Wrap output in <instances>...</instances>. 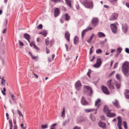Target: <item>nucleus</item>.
Here are the masks:
<instances>
[{"label": "nucleus", "mask_w": 129, "mask_h": 129, "mask_svg": "<svg viewBox=\"0 0 129 129\" xmlns=\"http://www.w3.org/2000/svg\"><path fill=\"white\" fill-rule=\"evenodd\" d=\"M122 71L124 75L126 77H129V62L126 61L122 64Z\"/></svg>", "instance_id": "f257e3e1"}, {"label": "nucleus", "mask_w": 129, "mask_h": 129, "mask_svg": "<svg viewBox=\"0 0 129 129\" xmlns=\"http://www.w3.org/2000/svg\"><path fill=\"white\" fill-rule=\"evenodd\" d=\"M83 4L84 6L87 8L92 9L93 8V3L92 1L90 0H84Z\"/></svg>", "instance_id": "f03ea898"}, {"label": "nucleus", "mask_w": 129, "mask_h": 129, "mask_svg": "<svg viewBox=\"0 0 129 129\" xmlns=\"http://www.w3.org/2000/svg\"><path fill=\"white\" fill-rule=\"evenodd\" d=\"M84 89H86V90H85V92L84 94L86 93L87 95L89 96H91V94L93 93V91L91 87L88 86L84 85Z\"/></svg>", "instance_id": "7ed1b4c3"}, {"label": "nucleus", "mask_w": 129, "mask_h": 129, "mask_svg": "<svg viewBox=\"0 0 129 129\" xmlns=\"http://www.w3.org/2000/svg\"><path fill=\"white\" fill-rule=\"evenodd\" d=\"M99 22V20L98 18H93L91 21L92 26L94 27H95L98 24Z\"/></svg>", "instance_id": "20e7f679"}, {"label": "nucleus", "mask_w": 129, "mask_h": 129, "mask_svg": "<svg viewBox=\"0 0 129 129\" xmlns=\"http://www.w3.org/2000/svg\"><path fill=\"white\" fill-rule=\"evenodd\" d=\"M110 26L112 32L114 33H116L117 31V27L116 26V24H111L110 25Z\"/></svg>", "instance_id": "39448f33"}, {"label": "nucleus", "mask_w": 129, "mask_h": 129, "mask_svg": "<svg viewBox=\"0 0 129 129\" xmlns=\"http://www.w3.org/2000/svg\"><path fill=\"white\" fill-rule=\"evenodd\" d=\"M112 80L110 79L107 81V85L109 88L110 89H114V87L113 84V83L112 82Z\"/></svg>", "instance_id": "423d86ee"}, {"label": "nucleus", "mask_w": 129, "mask_h": 129, "mask_svg": "<svg viewBox=\"0 0 129 129\" xmlns=\"http://www.w3.org/2000/svg\"><path fill=\"white\" fill-rule=\"evenodd\" d=\"M102 63V61L99 58H98L96 60V63L93 65V67L96 68L99 67Z\"/></svg>", "instance_id": "0eeeda50"}, {"label": "nucleus", "mask_w": 129, "mask_h": 129, "mask_svg": "<svg viewBox=\"0 0 129 129\" xmlns=\"http://www.w3.org/2000/svg\"><path fill=\"white\" fill-rule=\"evenodd\" d=\"M75 87L76 89L78 90H80L81 87L82 86L81 84L79 81H78L75 84Z\"/></svg>", "instance_id": "6e6552de"}, {"label": "nucleus", "mask_w": 129, "mask_h": 129, "mask_svg": "<svg viewBox=\"0 0 129 129\" xmlns=\"http://www.w3.org/2000/svg\"><path fill=\"white\" fill-rule=\"evenodd\" d=\"M102 89L103 92L106 94H109V92L106 86L103 85L102 86Z\"/></svg>", "instance_id": "1a4fd4ad"}, {"label": "nucleus", "mask_w": 129, "mask_h": 129, "mask_svg": "<svg viewBox=\"0 0 129 129\" xmlns=\"http://www.w3.org/2000/svg\"><path fill=\"white\" fill-rule=\"evenodd\" d=\"M81 102L82 104L84 106L87 105L89 104L88 102L86 101L85 98L83 96L82 97Z\"/></svg>", "instance_id": "9d476101"}, {"label": "nucleus", "mask_w": 129, "mask_h": 129, "mask_svg": "<svg viewBox=\"0 0 129 129\" xmlns=\"http://www.w3.org/2000/svg\"><path fill=\"white\" fill-rule=\"evenodd\" d=\"M92 29V27H88L87 29L84 30L82 32V38L83 39V37L85 34L86 32L88 30H91Z\"/></svg>", "instance_id": "9b49d317"}, {"label": "nucleus", "mask_w": 129, "mask_h": 129, "mask_svg": "<svg viewBox=\"0 0 129 129\" xmlns=\"http://www.w3.org/2000/svg\"><path fill=\"white\" fill-rule=\"evenodd\" d=\"M118 16V14L116 13L113 14L110 17L109 19V20L110 21H112L113 20L116 19Z\"/></svg>", "instance_id": "f8f14e48"}, {"label": "nucleus", "mask_w": 129, "mask_h": 129, "mask_svg": "<svg viewBox=\"0 0 129 129\" xmlns=\"http://www.w3.org/2000/svg\"><path fill=\"white\" fill-rule=\"evenodd\" d=\"M112 103L116 108H120V106L119 105L118 101L116 99H115L114 101L112 102Z\"/></svg>", "instance_id": "ddd939ff"}, {"label": "nucleus", "mask_w": 129, "mask_h": 129, "mask_svg": "<svg viewBox=\"0 0 129 129\" xmlns=\"http://www.w3.org/2000/svg\"><path fill=\"white\" fill-rule=\"evenodd\" d=\"M98 125L99 126L103 128H104L106 127V124L105 123L102 122L101 121H100L98 122Z\"/></svg>", "instance_id": "4468645a"}, {"label": "nucleus", "mask_w": 129, "mask_h": 129, "mask_svg": "<svg viewBox=\"0 0 129 129\" xmlns=\"http://www.w3.org/2000/svg\"><path fill=\"white\" fill-rule=\"evenodd\" d=\"M122 25L123 31L124 33H126L128 30V27L126 23L122 24Z\"/></svg>", "instance_id": "2eb2a0df"}, {"label": "nucleus", "mask_w": 129, "mask_h": 129, "mask_svg": "<svg viewBox=\"0 0 129 129\" xmlns=\"http://www.w3.org/2000/svg\"><path fill=\"white\" fill-rule=\"evenodd\" d=\"M60 11L58 8H56L54 10V16L56 17L59 15Z\"/></svg>", "instance_id": "dca6fc26"}, {"label": "nucleus", "mask_w": 129, "mask_h": 129, "mask_svg": "<svg viewBox=\"0 0 129 129\" xmlns=\"http://www.w3.org/2000/svg\"><path fill=\"white\" fill-rule=\"evenodd\" d=\"M65 37L66 39L67 40L68 42H69L70 41V34L68 31H66L65 33Z\"/></svg>", "instance_id": "f3484780"}, {"label": "nucleus", "mask_w": 129, "mask_h": 129, "mask_svg": "<svg viewBox=\"0 0 129 129\" xmlns=\"http://www.w3.org/2000/svg\"><path fill=\"white\" fill-rule=\"evenodd\" d=\"M111 111H109L106 114L107 116L108 117H113L115 116L116 115V114L114 113H111Z\"/></svg>", "instance_id": "a211bd4d"}, {"label": "nucleus", "mask_w": 129, "mask_h": 129, "mask_svg": "<svg viewBox=\"0 0 129 129\" xmlns=\"http://www.w3.org/2000/svg\"><path fill=\"white\" fill-rule=\"evenodd\" d=\"M79 42V38L77 36H75L74 38V43L76 45Z\"/></svg>", "instance_id": "6ab92c4d"}, {"label": "nucleus", "mask_w": 129, "mask_h": 129, "mask_svg": "<svg viewBox=\"0 0 129 129\" xmlns=\"http://www.w3.org/2000/svg\"><path fill=\"white\" fill-rule=\"evenodd\" d=\"M103 111L104 112L108 113L110 111L109 109V108L107 106L105 105L104 106Z\"/></svg>", "instance_id": "aec40b11"}, {"label": "nucleus", "mask_w": 129, "mask_h": 129, "mask_svg": "<svg viewBox=\"0 0 129 129\" xmlns=\"http://www.w3.org/2000/svg\"><path fill=\"white\" fill-rule=\"evenodd\" d=\"M98 35L99 38L105 37V35L102 32H99L98 33Z\"/></svg>", "instance_id": "412c9836"}, {"label": "nucleus", "mask_w": 129, "mask_h": 129, "mask_svg": "<svg viewBox=\"0 0 129 129\" xmlns=\"http://www.w3.org/2000/svg\"><path fill=\"white\" fill-rule=\"evenodd\" d=\"M23 37L26 40L30 39V35L27 33H25L24 34Z\"/></svg>", "instance_id": "4be33fe9"}, {"label": "nucleus", "mask_w": 129, "mask_h": 129, "mask_svg": "<svg viewBox=\"0 0 129 129\" xmlns=\"http://www.w3.org/2000/svg\"><path fill=\"white\" fill-rule=\"evenodd\" d=\"M95 110V109H85V111L86 113L90 112H91L94 111Z\"/></svg>", "instance_id": "5701e85b"}, {"label": "nucleus", "mask_w": 129, "mask_h": 129, "mask_svg": "<svg viewBox=\"0 0 129 129\" xmlns=\"http://www.w3.org/2000/svg\"><path fill=\"white\" fill-rule=\"evenodd\" d=\"M61 116L63 117V118L65 116V108L64 107H63V111L62 112Z\"/></svg>", "instance_id": "b1692460"}, {"label": "nucleus", "mask_w": 129, "mask_h": 129, "mask_svg": "<svg viewBox=\"0 0 129 129\" xmlns=\"http://www.w3.org/2000/svg\"><path fill=\"white\" fill-rule=\"evenodd\" d=\"M118 123V125L122 124V120L120 116H118L117 117Z\"/></svg>", "instance_id": "393cba45"}, {"label": "nucleus", "mask_w": 129, "mask_h": 129, "mask_svg": "<svg viewBox=\"0 0 129 129\" xmlns=\"http://www.w3.org/2000/svg\"><path fill=\"white\" fill-rule=\"evenodd\" d=\"M70 120L69 119L66 120L64 121H63L62 123V125L63 126H65L67 123L69 122Z\"/></svg>", "instance_id": "a878e982"}, {"label": "nucleus", "mask_w": 129, "mask_h": 129, "mask_svg": "<svg viewBox=\"0 0 129 129\" xmlns=\"http://www.w3.org/2000/svg\"><path fill=\"white\" fill-rule=\"evenodd\" d=\"M122 49L121 48L118 47L117 48V56L121 53Z\"/></svg>", "instance_id": "bb28decb"}, {"label": "nucleus", "mask_w": 129, "mask_h": 129, "mask_svg": "<svg viewBox=\"0 0 129 129\" xmlns=\"http://www.w3.org/2000/svg\"><path fill=\"white\" fill-rule=\"evenodd\" d=\"M65 20L67 21L70 18V17L67 13L65 15Z\"/></svg>", "instance_id": "cd10ccee"}, {"label": "nucleus", "mask_w": 129, "mask_h": 129, "mask_svg": "<svg viewBox=\"0 0 129 129\" xmlns=\"http://www.w3.org/2000/svg\"><path fill=\"white\" fill-rule=\"evenodd\" d=\"M66 4L70 7H71V1L69 0H66Z\"/></svg>", "instance_id": "c85d7f7f"}, {"label": "nucleus", "mask_w": 129, "mask_h": 129, "mask_svg": "<svg viewBox=\"0 0 129 129\" xmlns=\"http://www.w3.org/2000/svg\"><path fill=\"white\" fill-rule=\"evenodd\" d=\"M93 36L94 34H93L90 37V38L87 41V42L88 43H89L91 42V40H92L93 38Z\"/></svg>", "instance_id": "c756f323"}, {"label": "nucleus", "mask_w": 129, "mask_h": 129, "mask_svg": "<svg viewBox=\"0 0 129 129\" xmlns=\"http://www.w3.org/2000/svg\"><path fill=\"white\" fill-rule=\"evenodd\" d=\"M101 102V100L100 99H98L97 100H96L95 101V106H96L98 104Z\"/></svg>", "instance_id": "7c9ffc66"}, {"label": "nucleus", "mask_w": 129, "mask_h": 129, "mask_svg": "<svg viewBox=\"0 0 129 129\" xmlns=\"http://www.w3.org/2000/svg\"><path fill=\"white\" fill-rule=\"evenodd\" d=\"M9 93L11 97L13 100L14 101H15L16 100V99H15V97L14 95L11 94L10 92H9Z\"/></svg>", "instance_id": "2f4dec72"}, {"label": "nucleus", "mask_w": 129, "mask_h": 129, "mask_svg": "<svg viewBox=\"0 0 129 129\" xmlns=\"http://www.w3.org/2000/svg\"><path fill=\"white\" fill-rule=\"evenodd\" d=\"M90 118L92 120L94 121L95 119V118L93 116V115L91 114H90Z\"/></svg>", "instance_id": "473e14b6"}, {"label": "nucleus", "mask_w": 129, "mask_h": 129, "mask_svg": "<svg viewBox=\"0 0 129 129\" xmlns=\"http://www.w3.org/2000/svg\"><path fill=\"white\" fill-rule=\"evenodd\" d=\"M45 42L46 45L47 46L49 44V38H47V39H45Z\"/></svg>", "instance_id": "72a5a7b5"}, {"label": "nucleus", "mask_w": 129, "mask_h": 129, "mask_svg": "<svg viewBox=\"0 0 129 129\" xmlns=\"http://www.w3.org/2000/svg\"><path fill=\"white\" fill-rule=\"evenodd\" d=\"M6 89L5 87H4L3 89V90H2V93L3 94V95H6V93H5V92L6 91Z\"/></svg>", "instance_id": "f704fd0d"}, {"label": "nucleus", "mask_w": 129, "mask_h": 129, "mask_svg": "<svg viewBox=\"0 0 129 129\" xmlns=\"http://www.w3.org/2000/svg\"><path fill=\"white\" fill-rule=\"evenodd\" d=\"M56 123L53 124L52 125L50 126V129H55V126H56Z\"/></svg>", "instance_id": "c9c22d12"}, {"label": "nucleus", "mask_w": 129, "mask_h": 129, "mask_svg": "<svg viewBox=\"0 0 129 129\" xmlns=\"http://www.w3.org/2000/svg\"><path fill=\"white\" fill-rule=\"evenodd\" d=\"M123 124L124 128L125 129H127V123L126 122L124 121H123Z\"/></svg>", "instance_id": "e433bc0d"}, {"label": "nucleus", "mask_w": 129, "mask_h": 129, "mask_svg": "<svg viewBox=\"0 0 129 129\" xmlns=\"http://www.w3.org/2000/svg\"><path fill=\"white\" fill-rule=\"evenodd\" d=\"M116 77L117 79L119 80V81H120L121 76L119 74H117L116 75Z\"/></svg>", "instance_id": "4c0bfd02"}, {"label": "nucleus", "mask_w": 129, "mask_h": 129, "mask_svg": "<svg viewBox=\"0 0 129 129\" xmlns=\"http://www.w3.org/2000/svg\"><path fill=\"white\" fill-rule=\"evenodd\" d=\"M9 126L10 127H13V125H12V121L11 119H10L9 120Z\"/></svg>", "instance_id": "58836bf2"}, {"label": "nucleus", "mask_w": 129, "mask_h": 129, "mask_svg": "<svg viewBox=\"0 0 129 129\" xmlns=\"http://www.w3.org/2000/svg\"><path fill=\"white\" fill-rule=\"evenodd\" d=\"M48 125L47 124H46L44 125H42L41 126V127L42 129L46 128H47Z\"/></svg>", "instance_id": "ea45409f"}, {"label": "nucleus", "mask_w": 129, "mask_h": 129, "mask_svg": "<svg viewBox=\"0 0 129 129\" xmlns=\"http://www.w3.org/2000/svg\"><path fill=\"white\" fill-rule=\"evenodd\" d=\"M4 78L3 77L2 79V81L1 82V85H3L4 84H5V80L4 79Z\"/></svg>", "instance_id": "a19ab883"}, {"label": "nucleus", "mask_w": 129, "mask_h": 129, "mask_svg": "<svg viewBox=\"0 0 129 129\" xmlns=\"http://www.w3.org/2000/svg\"><path fill=\"white\" fill-rule=\"evenodd\" d=\"M17 112L19 114V115L20 116H22V117H23V116L22 114L21 113V112L19 110H17Z\"/></svg>", "instance_id": "79ce46f5"}, {"label": "nucleus", "mask_w": 129, "mask_h": 129, "mask_svg": "<svg viewBox=\"0 0 129 129\" xmlns=\"http://www.w3.org/2000/svg\"><path fill=\"white\" fill-rule=\"evenodd\" d=\"M96 52L97 54L101 53L102 52V50L100 49H98L96 50Z\"/></svg>", "instance_id": "37998d69"}, {"label": "nucleus", "mask_w": 129, "mask_h": 129, "mask_svg": "<svg viewBox=\"0 0 129 129\" xmlns=\"http://www.w3.org/2000/svg\"><path fill=\"white\" fill-rule=\"evenodd\" d=\"M120 85L119 83H116V88L117 89H119L120 88Z\"/></svg>", "instance_id": "c03bdc74"}, {"label": "nucleus", "mask_w": 129, "mask_h": 129, "mask_svg": "<svg viewBox=\"0 0 129 129\" xmlns=\"http://www.w3.org/2000/svg\"><path fill=\"white\" fill-rule=\"evenodd\" d=\"M42 24H40L38 26L37 28L38 29H41L42 28Z\"/></svg>", "instance_id": "a18cd8bd"}, {"label": "nucleus", "mask_w": 129, "mask_h": 129, "mask_svg": "<svg viewBox=\"0 0 129 129\" xmlns=\"http://www.w3.org/2000/svg\"><path fill=\"white\" fill-rule=\"evenodd\" d=\"M18 43L19 45H20L21 46H22L24 45V44L23 43L20 41H19Z\"/></svg>", "instance_id": "49530a36"}, {"label": "nucleus", "mask_w": 129, "mask_h": 129, "mask_svg": "<svg viewBox=\"0 0 129 129\" xmlns=\"http://www.w3.org/2000/svg\"><path fill=\"white\" fill-rule=\"evenodd\" d=\"M47 32L46 31H43V34L42 35L45 37H46V36H47Z\"/></svg>", "instance_id": "de8ad7c7"}, {"label": "nucleus", "mask_w": 129, "mask_h": 129, "mask_svg": "<svg viewBox=\"0 0 129 129\" xmlns=\"http://www.w3.org/2000/svg\"><path fill=\"white\" fill-rule=\"evenodd\" d=\"M33 60H37V58H38L37 56H34L32 55L31 56Z\"/></svg>", "instance_id": "09e8293b"}, {"label": "nucleus", "mask_w": 129, "mask_h": 129, "mask_svg": "<svg viewBox=\"0 0 129 129\" xmlns=\"http://www.w3.org/2000/svg\"><path fill=\"white\" fill-rule=\"evenodd\" d=\"M37 50H38L39 49V48L35 44H33V46Z\"/></svg>", "instance_id": "8fccbe9b"}, {"label": "nucleus", "mask_w": 129, "mask_h": 129, "mask_svg": "<svg viewBox=\"0 0 129 129\" xmlns=\"http://www.w3.org/2000/svg\"><path fill=\"white\" fill-rule=\"evenodd\" d=\"M118 62L115 63L114 64V69H115L117 67L118 64Z\"/></svg>", "instance_id": "3c124183"}, {"label": "nucleus", "mask_w": 129, "mask_h": 129, "mask_svg": "<svg viewBox=\"0 0 129 129\" xmlns=\"http://www.w3.org/2000/svg\"><path fill=\"white\" fill-rule=\"evenodd\" d=\"M21 126V128L23 129H26V126H23V124H20Z\"/></svg>", "instance_id": "603ef678"}, {"label": "nucleus", "mask_w": 129, "mask_h": 129, "mask_svg": "<svg viewBox=\"0 0 129 129\" xmlns=\"http://www.w3.org/2000/svg\"><path fill=\"white\" fill-rule=\"evenodd\" d=\"M52 1L56 3L60 1L61 0H51Z\"/></svg>", "instance_id": "864d4df0"}, {"label": "nucleus", "mask_w": 129, "mask_h": 129, "mask_svg": "<svg viewBox=\"0 0 129 129\" xmlns=\"http://www.w3.org/2000/svg\"><path fill=\"white\" fill-rule=\"evenodd\" d=\"M125 51L127 53H129V49L128 48H125Z\"/></svg>", "instance_id": "5fc2aeb1"}, {"label": "nucleus", "mask_w": 129, "mask_h": 129, "mask_svg": "<svg viewBox=\"0 0 129 129\" xmlns=\"http://www.w3.org/2000/svg\"><path fill=\"white\" fill-rule=\"evenodd\" d=\"M73 129H81V128L80 127H79L77 126H76L74 127Z\"/></svg>", "instance_id": "6e6d98bb"}, {"label": "nucleus", "mask_w": 129, "mask_h": 129, "mask_svg": "<svg viewBox=\"0 0 129 129\" xmlns=\"http://www.w3.org/2000/svg\"><path fill=\"white\" fill-rule=\"evenodd\" d=\"M54 42V41L53 40H51L50 41V44L51 46L53 45Z\"/></svg>", "instance_id": "4d7b16f0"}, {"label": "nucleus", "mask_w": 129, "mask_h": 129, "mask_svg": "<svg viewBox=\"0 0 129 129\" xmlns=\"http://www.w3.org/2000/svg\"><path fill=\"white\" fill-rule=\"evenodd\" d=\"M65 47H66V50L67 51H68V46L67 44H65Z\"/></svg>", "instance_id": "13d9d810"}, {"label": "nucleus", "mask_w": 129, "mask_h": 129, "mask_svg": "<svg viewBox=\"0 0 129 129\" xmlns=\"http://www.w3.org/2000/svg\"><path fill=\"white\" fill-rule=\"evenodd\" d=\"M6 28L4 29L3 31L2 32V33L3 34H5L6 33Z\"/></svg>", "instance_id": "bf43d9fd"}, {"label": "nucleus", "mask_w": 129, "mask_h": 129, "mask_svg": "<svg viewBox=\"0 0 129 129\" xmlns=\"http://www.w3.org/2000/svg\"><path fill=\"white\" fill-rule=\"evenodd\" d=\"M125 5L127 7L129 8V3H126Z\"/></svg>", "instance_id": "052dcab7"}, {"label": "nucleus", "mask_w": 129, "mask_h": 129, "mask_svg": "<svg viewBox=\"0 0 129 129\" xmlns=\"http://www.w3.org/2000/svg\"><path fill=\"white\" fill-rule=\"evenodd\" d=\"M34 43L33 42H32L31 43H29L30 46L31 47H32V45L33 46V44H34Z\"/></svg>", "instance_id": "680f3d73"}, {"label": "nucleus", "mask_w": 129, "mask_h": 129, "mask_svg": "<svg viewBox=\"0 0 129 129\" xmlns=\"http://www.w3.org/2000/svg\"><path fill=\"white\" fill-rule=\"evenodd\" d=\"M121 124L118 125V127L119 129H122V128L121 126Z\"/></svg>", "instance_id": "e2e57ef3"}, {"label": "nucleus", "mask_w": 129, "mask_h": 129, "mask_svg": "<svg viewBox=\"0 0 129 129\" xmlns=\"http://www.w3.org/2000/svg\"><path fill=\"white\" fill-rule=\"evenodd\" d=\"M125 96L126 99H129V95L127 94H126L125 95Z\"/></svg>", "instance_id": "0e129e2a"}, {"label": "nucleus", "mask_w": 129, "mask_h": 129, "mask_svg": "<svg viewBox=\"0 0 129 129\" xmlns=\"http://www.w3.org/2000/svg\"><path fill=\"white\" fill-rule=\"evenodd\" d=\"M46 50L47 53H49L50 52L49 50L48 49L47 47H46Z\"/></svg>", "instance_id": "69168bd1"}, {"label": "nucleus", "mask_w": 129, "mask_h": 129, "mask_svg": "<svg viewBox=\"0 0 129 129\" xmlns=\"http://www.w3.org/2000/svg\"><path fill=\"white\" fill-rule=\"evenodd\" d=\"M13 121L14 123L15 124H16V119H13Z\"/></svg>", "instance_id": "338daca9"}, {"label": "nucleus", "mask_w": 129, "mask_h": 129, "mask_svg": "<svg viewBox=\"0 0 129 129\" xmlns=\"http://www.w3.org/2000/svg\"><path fill=\"white\" fill-rule=\"evenodd\" d=\"M13 129H18L17 126V125H15L14 126Z\"/></svg>", "instance_id": "774afa93"}]
</instances>
